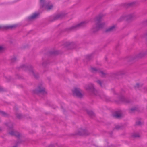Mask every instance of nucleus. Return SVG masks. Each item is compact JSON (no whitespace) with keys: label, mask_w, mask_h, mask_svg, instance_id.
<instances>
[{"label":"nucleus","mask_w":147,"mask_h":147,"mask_svg":"<svg viewBox=\"0 0 147 147\" xmlns=\"http://www.w3.org/2000/svg\"><path fill=\"white\" fill-rule=\"evenodd\" d=\"M104 15L102 14H100L96 17L95 18L94 21L95 22V26L93 27L91 30V32L94 34L98 31L100 29L102 28L105 25V23L104 22L101 23L102 20V18Z\"/></svg>","instance_id":"f257e3e1"},{"label":"nucleus","mask_w":147,"mask_h":147,"mask_svg":"<svg viewBox=\"0 0 147 147\" xmlns=\"http://www.w3.org/2000/svg\"><path fill=\"white\" fill-rule=\"evenodd\" d=\"M33 68V67L31 65L26 64L22 65L18 67V69H22V70L24 71L28 70L30 73L32 74L35 78L37 79L39 77V74L37 73H35Z\"/></svg>","instance_id":"f03ea898"},{"label":"nucleus","mask_w":147,"mask_h":147,"mask_svg":"<svg viewBox=\"0 0 147 147\" xmlns=\"http://www.w3.org/2000/svg\"><path fill=\"white\" fill-rule=\"evenodd\" d=\"M85 88L87 91L92 95H96L98 94V91L94 88V85L92 83L86 85Z\"/></svg>","instance_id":"7ed1b4c3"},{"label":"nucleus","mask_w":147,"mask_h":147,"mask_svg":"<svg viewBox=\"0 0 147 147\" xmlns=\"http://www.w3.org/2000/svg\"><path fill=\"white\" fill-rule=\"evenodd\" d=\"M90 134V133L86 129L80 128L78 129L77 131L75 133L71 134V136H74L76 135L88 136Z\"/></svg>","instance_id":"20e7f679"},{"label":"nucleus","mask_w":147,"mask_h":147,"mask_svg":"<svg viewBox=\"0 0 147 147\" xmlns=\"http://www.w3.org/2000/svg\"><path fill=\"white\" fill-rule=\"evenodd\" d=\"M88 22L86 21H84L72 26L67 28L65 29V31H70L73 30H76L80 28L86 26Z\"/></svg>","instance_id":"39448f33"},{"label":"nucleus","mask_w":147,"mask_h":147,"mask_svg":"<svg viewBox=\"0 0 147 147\" xmlns=\"http://www.w3.org/2000/svg\"><path fill=\"white\" fill-rule=\"evenodd\" d=\"M13 123L12 122L8 123V126L11 131L9 132V134L11 136H15L16 137L19 138L20 137V134L16 130H15L13 129Z\"/></svg>","instance_id":"423d86ee"},{"label":"nucleus","mask_w":147,"mask_h":147,"mask_svg":"<svg viewBox=\"0 0 147 147\" xmlns=\"http://www.w3.org/2000/svg\"><path fill=\"white\" fill-rule=\"evenodd\" d=\"M147 55V51L141 52L134 56L130 57L129 59L130 61L136 59L142 58Z\"/></svg>","instance_id":"0eeeda50"},{"label":"nucleus","mask_w":147,"mask_h":147,"mask_svg":"<svg viewBox=\"0 0 147 147\" xmlns=\"http://www.w3.org/2000/svg\"><path fill=\"white\" fill-rule=\"evenodd\" d=\"M65 15L66 14L65 13H59L53 16L50 17L49 19V21L53 22L58 19H62L65 17Z\"/></svg>","instance_id":"6e6552de"},{"label":"nucleus","mask_w":147,"mask_h":147,"mask_svg":"<svg viewBox=\"0 0 147 147\" xmlns=\"http://www.w3.org/2000/svg\"><path fill=\"white\" fill-rule=\"evenodd\" d=\"M33 92L34 93L37 94H41L43 95H45L47 94L45 88L43 86L42 84L38 85L37 88L34 90Z\"/></svg>","instance_id":"1a4fd4ad"},{"label":"nucleus","mask_w":147,"mask_h":147,"mask_svg":"<svg viewBox=\"0 0 147 147\" xmlns=\"http://www.w3.org/2000/svg\"><path fill=\"white\" fill-rule=\"evenodd\" d=\"M72 93L74 96L77 97L81 98L83 96V94L81 93L82 90L79 88L75 87L72 90Z\"/></svg>","instance_id":"9d476101"},{"label":"nucleus","mask_w":147,"mask_h":147,"mask_svg":"<svg viewBox=\"0 0 147 147\" xmlns=\"http://www.w3.org/2000/svg\"><path fill=\"white\" fill-rule=\"evenodd\" d=\"M53 7V4L50 2H48L45 3V2L44 3V6L42 7L40 5V7L41 8H45V9L47 10H49L52 9Z\"/></svg>","instance_id":"9b49d317"},{"label":"nucleus","mask_w":147,"mask_h":147,"mask_svg":"<svg viewBox=\"0 0 147 147\" xmlns=\"http://www.w3.org/2000/svg\"><path fill=\"white\" fill-rule=\"evenodd\" d=\"M65 47L68 49H71L75 48L76 47L75 44L73 42H67L64 44Z\"/></svg>","instance_id":"f8f14e48"},{"label":"nucleus","mask_w":147,"mask_h":147,"mask_svg":"<svg viewBox=\"0 0 147 147\" xmlns=\"http://www.w3.org/2000/svg\"><path fill=\"white\" fill-rule=\"evenodd\" d=\"M119 99L120 101L125 104H129L132 102V101L131 99L125 98L122 95L119 96Z\"/></svg>","instance_id":"ddd939ff"},{"label":"nucleus","mask_w":147,"mask_h":147,"mask_svg":"<svg viewBox=\"0 0 147 147\" xmlns=\"http://www.w3.org/2000/svg\"><path fill=\"white\" fill-rule=\"evenodd\" d=\"M17 26L16 25H7L3 26H0V30H12L15 29Z\"/></svg>","instance_id":"4468645a"},{"label":"nucleus","mask_w":147,"mask_h":147,"mask_svg":"<svg viewBox=\"0 0 147 147\" xmlns=\"http://www.w3.org/2000/svg\"><path fill=\"white\" fill-rule=\"evenodd\" d=\"M124 74L122 71H120L115 73H112L111 74L110 76L115 78L118 79V76L123 74Z\"/></svg>","instance_id":"2eb2a0df"},{"label":"nucleus","mask_w":147,"mask_h":147,"mask_svg":"<svg viewBox=\"0 0 147 147\" xmlns=\"http://www.w3.org/2000/svg\"><path fill=\"white\" fill-rule=\"evenodd\" d=\"M39 15L40 13H34L28 17V21H31L33 20L36 19L38 18Z\"/></svg>","instance_id":"dca6fc26"},{"label":"nucleus","mask_w":147,"mask_h":147,"mask_svg":"<svg viewBox=\"0 0 147 147\" xmlns=\"http://www.w3.org/2000/svg\"><path fill=\"white\" fill-rule=\"evenodd\" d=\"M135 17V16L134 14H130L124 16L125 20L127 21H129L131 20Z\"/></svg>","instance_id":"f3484780"},{"label":"nucleus","mask_w":147,"mask_h":147,"mask_svg":"<svg viewBox=\"0 0 147 147\" xmlns=\"http://www.w3.org/2000/svg\"><path fill=\"white\" fill-rule=\"evenodd\" d=\"M115 26H113L106 29L105 32L106 33L111 32L115 30Z\"/></svg>","instance_id":"a211bd4d"},{"label":"nucleus","mask_w":147,"mask_h":147,"mask_svg":"<svg viewBox=\"0 0 147 147\" xmlns=\"http://www.w3.org/2000/svg\"><path fill=\"white\" fill-rule=\"evenodd\" d=\"M113 116L116 118H119L121 117L122 114L120 111H117L115 112Z\"/></svg>","instance_id":"6ab92c4d"},{"label":"nucleus","mask_w":147,"mask_h":147,"mask_svg":"<svg viewBox=\"0 0 147 147\" xmlns=\"http://www.w3.org/2000/svg\"><path fill=\"white\" fill-rule=\"evenodd\" d=\"M86 112L87 114L91 118H93L95 117V115L93 111L87 110Z\"/></svg>","instance_id":"aec40b11"},{"label":"nucleus","mask_w":147,"mask_h":147,"mask_svg":"<svg viewBox=\"0 0 147 147\" xmlns=\"http://www.w3.org/2000/svg\"><path fill=\"white\" fill-rule=\"evenodd\" d=\"M43 62L42 63V65L44 67H45L49 63V61L48 60L46 57L42 58Z\"/></svg>","instance_id":"412c9836"},{"label":"nucleus","mask_w":147,"mask_h":147,"mask_svg":"<svg viewBox=\"0 0 147 147\" xmlns=\"http://www.w3.org/2000/svg\"><path fill=\"white\" fill-rule=\"evenodd\" d=\"M15 115L16 117L19 119H21L25 117V115H23L21 113H16Z\"/></svg>","instance_id":"4be33fe9"},{"label":"nucleus","mask_w":147,"mask_h":147,"mask_svg":"<svg viewBox=\"0 0 147 147\" xmlns=\"http://www.w3.org/2000/svg\"><path fill=\"white\" fill-rule=\"evenodd\" d=\"M96 82L102 88H104L105 85L104 84L103 81L100 80H98L96 81Z\"/></svg>","instance_id":"5701e85b"},{"label":"nucleus","mask_w":147,"mask_h":147,"mask_svg":"<svg viewBox=\"0 0 147 147\" xmlns=\"http://www.w3.org/2000/svg\"><path fill=\"white\" fill-rule=\"evenodd\" d=\"M59 53V51H50L48 53V55H56Z\"/></svg>","instance_id":"b1692460"},{"label":"nucleus","mask_w":147,"mask_h":147,"mask_svg":"<svg viewBox=\"0 0 147 147\" xmlns=\"http://www.w3.org/2000/svg\"><path fill=\"white\" fill-rule=\"evenodd\" d=\"M135 4L134 2L130 3H125L123 5V6L126 8H128L129 7L133 6Z\"/></svg>","instance_id":"393cba45"},{"label":"nucleus","mask_w":147,"mask_h":147,"mask_svg":"<svg viewBox=\"0 0 147 147\" xmlns=\"http://www.w3.org/2000/svg\"><path fill=\"white\" fill-rule=\"evenodd\" d=\"M99 68H96L91 67V71L93 73H98L100 71Z\"/></svg>","instance_id":"a878e982"},{"label":"nucleus","mask_w":147,"mask_h":147,"mask_svg":"<svg viewBox=\"0 0 147 147\" xmlns=\"http://www.w3.org/2000/svg\"><path fill=\"white\" fill-rule=\"evenodd\" d=\"M93 57V54H89L87 55L86 56V59L88 61H89L91 60Z\"/></svg>","instance_id":"bb28decb"},{"label":"nucleus","mask_w":147,"mask_h":147,"mask_svg":"<svg viewBox=\"0 0 147 147\" xmlns=\"http://www.w3.org/2000/svg\"><path fill=\"white\" fill-rule=\"evenodd\" d=\"M0 113L1 114L2 116L4 117H9V114L3 111H0Z\"/></svg>","instance_id":"cd10ccee"},{"label":"nucleus","mask_w":147,"mask_h":147,"mask_svg":"<svg viewBox=\"0 0 147 147\" xmlns=\"http://www.w3.org/2000/svg\"><path fill=\"white\" fill-rule=\"evenodd\" d=\"M143 86V84H140L139 83H137L136 84V85L134 86V88L135 89H136L140 87H141Z\"/></svg>","instance_id":"c85d7f7f"},{"label":"nucleus","mask_w":147,"mask_h":147,"mask_svg":"<svg viewBox=\"0 0 147 147\" xmlns=\"http://www.w3.org/2000/svg\"><path fill=\"white\" fill-rule=\"evenodd\" d=\"M138 108L136 107H134L130 109H129V112L130 113H133L136 111H138Z\"/></svg>","instance_id":"c756f323"},{"label":"nucleus","mask_w":147,"mask_h":147,"mask_svg":"<svg viewBox=\"0 0 147 147\" xmlns=\"http://www.w3.org/2000/svg\"><path fill=\"white\" fill-rule=\"evenodd\" d=\"M123 125L119 126L117 125L115 126L114 129H116L117 130H119L122 129H123Z\"/></svg>","instance_id":"7c9ffc66"},{"label":"nucleus","mask_w":147,"mask_h":147,"mask_svg":"<svg viewBox=\"0 0 147 147\" xmlns=\"http://www.w3.org/2000/svg\"><path fill=\"white\" fill-rule=\"evenodd\" d=\"M58 144L56 143L53 144H51L49 145L46 146V147H58Z\"/></svg>","instance_id":"2f4dec72"},{"label":"nucleus","mask_w":147,"mask_h":147,"mask_svg":"<svg viewBox=\"0 0 147 147\" xmlns=\"http://www.w3.org/2000/svg\"><path fill=\"white\" fill-rule=\"evenodd\" d=\"M131 137L133 138H136L139 137L140 136L138 134L135 133L131 135Z\"/></svg>","instance_id":"473e14b6"},{"label":"nucleus","mask_w":147,"mask_h":147,"mask_svg":"<svg viewBox=\"0 0 147 147\" xmlns=\"http://www.w3.org/2000/svg\"><path fill=\"white\" fill-rule=\"evenodd\" d=\"M123 20H125L124 18V16L121 17L119 18L118 20V21L119 22H121Z\"/></svg>","instance_id":"72a5a7b5"},{"label":"nucleus","mask_w":147,"mask_h":147,"mask_svg":"<svg viewBox=\"0 0 147 147\" xmlns=\"http://www.w3.org/2000/svg\"><path fill=\"white\" fill-rule=\"evenodd\" d=\"M103 97L107 101H109L110 100V98L108 97L105 95H103Z\"/></svg>","instance_id":"f704fd0d"},{"label":"nucleus","mask_w":147,"mask_h":147,"mask_svg":"<svg viewBox=\"0 0 147 147\" xmlns=\"http://www.w3.org/2000/svg\"><path fill=\"white\" fill-rule=\"evenodd\" d=\"M17 58L16 57H14L11 59V62L12 63L15 62L16 61Z\"/></svg>","instance_id":"c9c22d12"},{"label":"nucleus","mask_w":147,"mask_h":147,"mask_svg":"<svg viewBox=\"0 0 147 147\" xmlns=\"http://www.w3.org/2000/svg\"><path fill=\"white\" fill-rule=\"evenodd\" d=\"M45 2V0H40V5L42 7H43L44 3Z\"/></svg>","instance_id":"e433bc0d"},{"label":"nucleus","mask_w":147,"mask_h":147,"mask_svg":"<svg viewBox=\"0 0 147 147\" xmlns=\"http://www.w3.org/2000/svg\"><path fill=\"white\" fill-rule=\"evenodd\" d=\"M98 73L101 74L103 76H105V74L103 71H101L100 69V71H99Z\"/></svg>","instance_id":"4c0bfd02"},{"label":"nucleus","mask_w":147,"mask_h":147,"mask_svg":"<svg viewBox=\"0 0 147 147\" xmlns=\"http://www.w3.org/2000/svg\"><path fill=\"white\" fill-rule=\"evenodd\" d=\"M142 123L140 121H137L136 122V125H141Z\"/></svg>","instance_id":"58836bf2"},{"label":"nucleus","mask_w":147,"mask_h":147,"mask_svg":"<svg viewBox=\"0 0 147 147\" xmlns=\"http://www.w3.org/2000/svg\"><path fill=\"white\" fill-rule=\"evenodd\" d=\"M16 78L21 79L22 78V77L18 74H17L16 75Z\"/></svg>","instance_id":"ea45409f"},{"label":"nucleus","mask_w":147,"mask_h":147,"mask_svg":"<svg viewBox=\"0 0 147 147\" xmlns=\"http://www.w3.org/2000/svg\"><path fill=\"white\" fill-rule=\"evenodd\" d=\"M5 78H6L7 80V82H9L10 81L11 79V77H8V78H7V77H5Z\"/></svg>","instance_id":"a19ab883"},{"label":"nucleus","mask_w":147,"mask_h":147,"mask_svg":"<svg viewBox=\"0 0 147 147\" xmlns=\"http://www.w3.org/2000/svg\"><path fill=\"white\" fill-rule=\"evenodd\" d=\"M4 48L1 46H0V52H2L4 50Z\"/></svg>","instance_id":"79ce46f5"},{"label":"nucleus","mask_w":147,"mask_h":147,"mask_svg":"<svg viewBox=\"0 0 147 147\" xmlns=\"http://www.w3.org/2000/svg\"><path fill=\"white\" fill-rule=\"evenodd\" d=\"M125 92V91L124 90L122 89L121 92L120 94L124 93Z\"/></svg>","instance_id":"37998d69"},{"label":"nucleus","mask_w":147,"mask_h":147,"mask_svg":"<svg viewBox=\"0 0 147 147\" xmlns=\"http://www.w3.org/2000/svg\"><path fill=\"white\" fill-rule=\"evenodd\" d=\"M4 91V90L3 89L0 87V92L3 91Z\"/></svg>","instance_id":"c03bdc74"},{"label":"nucleus","mask_w":147,"mask_h":147,"mask_svg":"<svg viewBox=\"0 0 147 147\" xmlns=\"http://www.w3.org/2000/svg\"><path fill=\"white\" fill-rule=\"evenodd\" d=\"M144 89L146 91H147V87H145L144 88Z\"/></svg>","instance_id":"a18cd8bd"},{"label":"nucleus","mask_w":147,"mask_h":147,"mask_svg":"<svg viewBox=\"0 0 147 147\" xmlns=\"http://www.w3.org/2000/svg\"><path fill=\"white\" fill-rule=\"evenodd\" d=\"M13 147H17V146H13Z\"/></svg>","instance_id":"49530a36"},{"label":"nucleus","mask_w":147,"mask_h":147,"mask_svg":"<svg viewBox=\"0 0 147 147\" xmlns=\"http://www.w3.org/2000/svg\"><path fill=\"white\" fill-rule=\"evenodd\" d=\"M113 92H114V94H115V91L114 90H113Z\"/></svg>","instance_id":"de8ad7c7"},{"label":"nucleus","mask_w":147,"mask_h":147,"mask_svg":"<svg viewBox=\"0 0 147 147\" xmlns=\"http://www.w3.org/2000/svg\"><path fill=\"white\" fill-rule=\"evenodd\" d=\"M1 131V129L0 128V131Z\"/></svg>","instance_id":"09e8293b"},{"label":"nucleus","mask_w":147,"mask_h":147,"mask_svg":"<svg viewBox=\"0 0 147 147\" xmlns=\"http://www.w3.org/2000/svg\"><path fill=\"white\" fill-rule=\"evenodd\" d=\"M61 108H62V109H63V107L61 106Z\"/></svg>","instance_id":"8fccbe9b"},{"label":"nucleus","mask_w":147,"mask_h":147,"mask_svg":"<svg viewBox=\"0 0 147 147\" xmlns=\"http://www.w3.org/2000/svg\"><path fill=\"white\" fill-rule=\"evenodd\" d=\"M146 22L147 23V20H146Z\"/></svg>","instance_id":"3c124183"}]
</instances>
